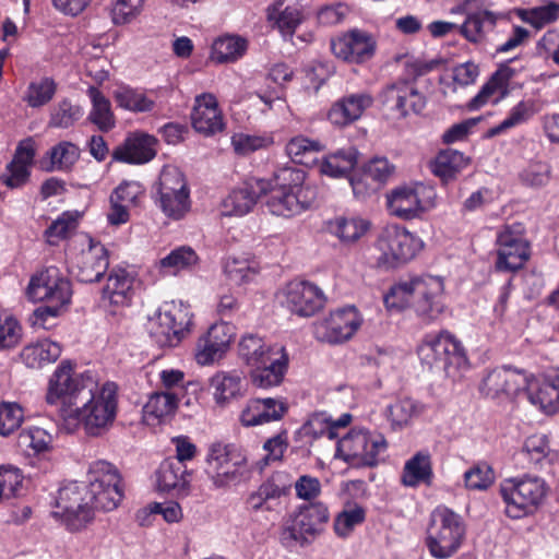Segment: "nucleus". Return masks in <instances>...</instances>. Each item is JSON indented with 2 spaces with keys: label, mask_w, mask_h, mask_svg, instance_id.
I'll use <instances>...</instances> for the list:
<instances>
[{
  "label": "nucleus",
  "mask_w": 559,
  "mask_h": 559,
  "mask_svg": "<svg viewBox=\"0 0 559 559\" xmlns=\"http://www.w3.org/2000/svg\"><path fill=\"white\" fill-rule=\"evenodd\" d=\"M87 486L78 481L64 484L58 490L55 518L61 519L71 532L83 530L93 520V510L105 512L118 508L124 497L119 469L110 462L97 460L88 465Z\"/></svg>",
  "instance_id": "obj_1"
},
{
  "label": "nucleus",
  "mask_w": 559,
  "mask_h": 559,
  "mask_svg": "<svg viewBox=\"0 0 559 559\" xmlns=\"http://www.w3.org/2000/svg\"><path fill=\"white\" fill-rule=\"evenodd\" d=\"M443 281L440 277L425 275L394 284L384 295V305L390 310H403L413 307L425 322L436 320L443 311Z\"/></svg>",
  "instance_id": "obj_2"
},
{
  "label": "nucleus",
  "mask_w": 559,
  "mask_h": 559,
  "mask_svg": "<svg viewBox=\"0 0 559 559\" xmlns=\"http://www.w3.org/2000/svg\"><path fill=\"white\" fill-rule=\"evenodd\" d=\"M116 414L117 385L114 382H106L99 390L90 389L88 395L81 399L67 419L80 420L88 436L98 437L112 425Z\"/></svg>",
  "instance_id": "obj_3"
},
{
  "label": "nucleus",
  "mask_w": 559,
  "mask_h": 559,
  "mask_svg": "<svg viewBox=\"0 0 559 559\" xmlns=\"http://www.w3.org/2000/svg\"><path fill=\"white\" fill-rule=\"evenodd\" d=\"M96 386L92 374L78 373L71 361L63 360L49 379L46 402L60 407L62 417L67 419L68 414L80 404L81 399L88 395L90 389H96Z\"/></svg>",
  "instance_id": "obj_4"
},
{
  "label": "nucleus",
  "mask_w": 559,
  "mask_h": 559,
  "mask_svg": "<svg viewBox=\"0 0 559 559\" xmlns=\"http://www.w3.org/2000/svg\"><path fill=\"white\" fill-rule=\"evenodd\" d=\"M329 521V508L323 502L300 506L285 521L280 540L286 548L308 546L324 532Z\"/></svg>",
  "instance_id": "obj_5"
},
{
  "label": "nucleus",
  "mask_w": 559,
  "mask_h": 559,
  "mask_svg": "<svg viewBox=\"0 0 559 559\" xmlns=\"http://www.w3.org/2000/svg\"><path fill=\"white\" fill-rule=\"evenodd\" d=\"M417 354L421 364L430 369L442 370L451 378L466 369L468 362L461 342L449 332L427 334L418 346Z\"/></svg>",
  "instance_id": "obj_6"
},
{
  "label": "nucleus",
  "mask_w": 559,
  "mask_h": 559,
  "mask_svg": "<svg viewBox=\"0 0 559 559\" xmlns=\"http://www.w3.org/2000/svg\"><path fill=\"white\" fill-rule=\"evenodd\" d=\"M508 518L518 520L533 514L547 495V485L537 476L507 478L499 487Z\"/></svg>",
  "instance_id": "obj_7"
},
{
  "label": "nucleus",
  "mask_w": 559,
  "mask_h": 559,
  "mask_svg": "<svg viewBox=\"0 0 559 559\" xmlns=\"http://www.w3.org/2000/svg\"><path fill=\"white\" fill-rule=\"evenodd\" d=\"M465 535L462 518L447 507L436 508L430 515L427 547L436 559H448L461 547Z\"/></svg>",
  "instance_id": "obj_8"
},
{
  "label": "nucleus",
  "mask_w": 559,
  "mask_h": 559,
  "mask_svg": "<svg viewBox=\"0 0 559 559\" xmlns=\"http://www.w3.org/2000/svg\"><path fill=\"white\" fill-rule=\"evenodd\" d=\"M152 198L162 213L173 221L183 218L191 209L190 190L185 176L174 166L163 168Z\"/></svg>",
  "instance_id": "obj_9"
},
{
  "label": "nucleus",
  "mask_w": 559,
  "mask_h": 559,
  "mask_svg": "<svg viewBox=\"0 0 559 559\" xmlns=\"http://www.w3.org/2000/svg\"><path fill=\"white\" fill-rule=\"evenodd\" d=\"M192 325V313L183 304H166L150 320L148 333L153 342L164 347L177 346Z\"/></svg>",
  "instance_id": "obj_10"
},
{
  "label": "nucleus",
  "mask_w": 559,
  "mask_h": 559,
  "mask_svg": "<svg viewBox=\"0 0 559 559\" xmlns=\"http://www.w3.org/2000/svg\"><path fill=\"white\" fill-rule=\"evenodd\" d=\"M388 448L385 438L378 432L354 428L337 442V456L356 466H374L379 455Z\"/></svg>",
  "instance_id": "obj_11"
},
{
  "label": "nucleus",
  "mask_w": 559,
  "mask_h": 559,
  "mask_svg": "<svg viewBox=\"0 0 559 559\" xmlns=\"http://www.w3.org/2000/svg\"><path fill=\"white\" fill-rule=\"evenodd\" d=\"M207 471L216 488H225L240 481L247 457L234 443L213 442L205 457Z\"/></svg>",
  "instance_id": "obj_12"
},
{
  "label": "nucleus",
  "mask_w": 559,
  "mask_h": 559,
  "mask_svg": "<svg viewBox=\"0 0 559 559\" xmlns=\"http://www.w3.org/2000/svg\"><path fill=\"white\" fill-rule=\"evenodd\" d=\"M376 248L380 252L378 264L393 269L415 258L423 248V241L405 228L391 225L380 233Z\"/></svg>",
  "instance_id": "obj_13"
},
{
  "label": "nucleus",
  "mask_w": 559,
  "mask_h": 559,
  "mask_svg": "<svg viewBox=\"0 0 559 559\" xmlns=\"http://www.w3.org/2000/svg\"><path fill=\"white\" fill-rule=\"evenodd\" d=\"M496 269L500 272H515L524 266L531 255L525 227L515 222L503 225L497 234Z\"/></svg>",
  "instance_id": "obj_14"
},
{
  "label": "nucleus",
  "mask_w": 559,
  "mask_h": 559,
  "mask_svg": "<svg viewBox=\"0 0 559 559\" xmlns=\"http://www.w3.org/2000/svg\"><path fill=\"white\" fill-rule=\"evenodd\" d=\"M435 197L433 189L423 183L402 186L386 195V204L392 215L408 221L431 210L435 206Z\"/></svg>",
  "instance_id": "obj_15"
},
{
  "label": "nucleus",
  "mask_w": 559,
  "mask_h": 559,
  "mask_svg": "<svg viewBox=\"0 0 559 559\" xmlns=\"http://www.w3.org/2000/svg\"><path fill=\"white\" fill-rule=\"evenodd\" d=\"M26 294L33 301H46L64 307L70 304L72 288L70 281L58 267L48 266L32 276Z\"/></svg>",
  "instance_id": "obj_16"
},
{
  "label": "nucleus",
  "mask_w": 559,
  "mask_h": 559,
  "mask_svg": "<svg viewBox=\"0 0 559 559\" xmlns=\"http://www.w3.org/2000/svg\"><path fill=\"white\" fill-rule=\"evenodd\" d=\"M330 46L337 59L352 64H365L374 57L378 43L373 34L352 28L333 37Z\"/></svg>",
  "instance_id": "obj_17"
},
{
  "label": "nucleus",
  "mask_w": 559,
  "mask_h": 559,
  "mask_svg": "<svg viewBox=\"0 0 559 559\" xmlns=\"http://www.w3.org/2000/svg\"><path fill=\"white\" fill-rule=\"evenodd\" d=\"M362 323L355 307L332 311L328 317L313 323L316 340L328 344H342L350 340Z\"/></svg>",
  "instance_id": "obj_18"
},
{
  "label": "nucleus",
  "mask_w": 559,
  "mask_h": 559,
  "mask_svg": "<svg viewBox=\"0 0 559 559\" xmlns=\"http://www.w3.org/2000/svg\"><path fill=\"white\" fill-rule=\"evenodd\" d=\"M380 102L396 118H405L411 112L419 114L426 107V97L408 81L386 85L380 94Z\"/></svg>",
  "instance_id": "obj_19"
},
{
  "label": "nucleus",
  "mask_w": 559,
  "mask_h": 559,
  "mask_svg": "<svg viewBox=\"0 0 559 559\" xmlns=\"http://www.w3.org/2000/svg\"><path fill=\"white\" fill-rule=\"evenodd\" d=\"M236 336L233 324L221 321L212 324L205 334L199 337L194 359L200 366H210L222 359Z\"/></svg>",
  "instance_id": "obj_20"
},
{
  "label": "nucleus",
  "mask_w": 559,
  "mask_h": 559,
  "mask_svg": "<svg viewBox=\"0 0 559 559\" xmlns=\"http://www.w3.org/2000/svg\"><path fill=\"white\" fill-rule=\"evenodd\" d=\"M527 374L524 370L510 366L497 367L487 371L479 384L480 393L489 399H512L523 393L527 385Z\"/></svg>",
  "instance_id": "obj_21"
},
{
  "label": "nucleus",
  "mask_w": 559,
  "mask_h": 559,
  "mask_svg": "<svg viewBox=\"0 0 559 559\" xmlns=\"http://www.w3.org/2000/svg\"><path fill=\"white\" fill-rule=\"evenodd\" d=\"M87 245L72 259V272L82 283L98 282L109 266L108 250L91 237H84Z\"/></svg>",
  "instance_id": "obj_22"
},
{
  "label": "nucleus",
  "mask_w": 559,
  "mask_h": 559,
  "mask_svg": "<svg viewBox=\"0 0 559 559\" xmlns=\"http://www.w3.org/2000/svg\"><path fill=\"white\" fill-rule=\"evenodd\" d=\"M284 304L287 309L299 317H312L319 312L325 304L323 292L308 281H292L284 289Z\"/></svg>",
  "instance_id": "obj_23"
},
{
  "label": "nucleus",
  "mask_w": 559,
  "mask_h": 559,
  "mask_svg": "<svg viewBox=\"0 0 559 559\" xmlns=\"http://www.w3.org/2000/svg\"><path fill=\"white\" fill-rule=\"evenodd\" d=\"M269 197L265 205L276 216L292 217L310 209L317 199V189H301L295 193L290 190H283L271 187L269 182Z\"/></svg>",
  "instance_id": "obj_24"
},
{
  "label": "nucleus",
  "mask_w": 559,
  "mask_h": 559,
  "mask_svg": "<svg viewBox=\"0 0 559 559\" xmlns=\"http://www.w3.org/2000/svg\"><path fill=\"white\" fill-rule=\"evenodd\" d=\"M269 181L252 178L238 189L233 190L222 203L225 216H243L255 205L261 195L267 194Z\"/></svg>",
  "instance_id": "obj_25"
},
{
  "label": "nucleus",
  "mask_w": 559,
  "mask_h": 559,
  "mask_svg": "<svg viewBox=\"0 0 559 559\" xmlns=\"http://www.w3.org/2000/svg\"><path fill=\"white\" fill-rule=\"evenodd\" d=\"M284 399H250L240 412L239 420L245 427H254L280 420L287 413Z\"/></svg>",
  "instance_id": "obj_26"
},
{
  "label": "nucleus",
  "mask_w": 559,
  "mask_h": 559,
  "mask_svg": "<svg viewBox=\"0 0 559 559\" xmlns=\"http://www.w3.org/2000/svg\"><path fill=\"white\" fill-rule=\"evenodd\" d=\"M144 195L142 186L136 181H122L109 197L107 221L112 226L126 224L130 219V209L138 205Z\"/></svg>",
  "instance_id": "obj_27"
},
{
  "label": "nucleus",
  "mask_w": 559,
  "mask_h": 559,
  "mask_svg": "<svg viewBox=\"0 0 559 559\" xmlns=\"http://www.w3.org/2000/svg\"><path fill=\"white\" fill-rule=\"evenodd\" d=\"M372 104L373 97L367 92L346 94L333 103L328 119L336 127L348 126L358 120Z\"/></svg>",
  "instance_id": "obj_28"
},
{
  "label": "nucleus",
  "mask_w": 559,
  "mask_h": 559,
  "mask_svg": "<svg viewBox=\"0 0 559 559\" xmlns=\"http://www.w3.org/2000/svg\"><path fill=\"white\" fill-rule=\"evenodd\" d=\"M191 121L194 130L204 135H212L224 129L223 115L213 94L204 93L195 97Z\"/></svg>",
  "instance_id": "obj_29"
},
{
  "label": "nucleus",
  "mask_w": 559,
  "mask_h": 559,
  "mask_svg": "<svg viewBox=\"0 0 559 559\" xmlns=\"http://www.w3.org/2000/svg\"><path fill=\"white\" fill-rule=\"evenodd\" d=\"M190 481L187 465L174 459L164 460L156 472V487L162 492L187 496Z\"/></svg>",
  "instance_id": "obj_30"
},
{
  "label": "nucleus",
  "mask_w": 559,
  "mask_h": 559,
  "mask_svg": "<svg viewBox=\"0 0 559 559\" xmlns=\"http://www.w3.org/2000/svg\"><path fill=\"white\" fill-rule=\"evenodd\" d=\"M156 143L155 136L144 132H134L124 140L121 146L116 148L114 157L128 164H145L156 156Z\"/></svg>",
  "instance_id": "obj_31"
},
{
  "label": "nucleus",
  "mask_w": 559,
  "mask_h": 559,
  "mask_svg": "<svg viewBox=\"0 0 559 559\" xmlns=\"http://www.w3.org/2000/svg\"><path fill=\"white\" fill-rule=\"evenodd\" d=\"M275 356L266 359L252 368L250 379L254 386L260 389H270L280 385L288 369V355L285 347H276Z\"/></svg>",
  "instance_id": "obj_32"
},
{
  "label": "nucleus",
  "mask_w": 559,
  "mask_h": 559,
  "mask_svg": "<svg viewBox=\"0 0 559 559\" xmlns=\"http://www.w3.org/2000/svg\"><path fill=\"white\" fill-rule=\"evenodd\" d=\"M523 394L528 402L547 414L556 413L559 409V378L554 381H539L532 374H527V385Z\"/></svg>",
  "instance_id": "obj_33"
},
{
  "label": "nucleus",
  "mask_w": 559,
  "mask_h": 559,
  "mask_svg": "<svg viewBox=\"0 0 559 559\" xmlns=\"http://www.w3.org/2000/svg\"><path fill=\"white\" fill-rule=\"evenodd\" d=\"M513 74V69L508 66H501L468 102V109L477 110L489 102L498 103L499 99L506 95L509 81L512 79Z\"/></svg>",
  "instance_id": "obj_34"
},
{
  "label": "nucleus",
  "mask_w": 559,
  "mask_h": 559,
  "mask_svg": "<svg viewBox=\"0 0 559 559\" xmlns=\"http://www.w3.org/2000/svg\"><path fill=\"white\" fill-rule=\"evenodd\" d=\"M133 281V276L124 269H114L103 289V299L114 306H129L134 294Z\"/></svg>",
  "instance_id": "obj_35"
},
{
  "label": "nucleus",
  "mask_w": 559,
  "mask_h": 559,
  "mask_svg": "<svg viewBox=\"0 0 559 559\" xmlns=\"http://www.w3.org/2000/svg\"><path fill=\"white\" fill-rule=\"evenodd\" d=\"M293 76L294 71L285 63H276L270 69L267 78L278 86L273 90H262L257 93V96L269 110L285 108L286 102L283 84L289 82Z\"/></svg>",
  "instance_id": "obj_36"
},
{
  "label": "nucleus",
  "mask_w": 559,
  "mask_h": 559,
  "mask_svg": "<svg viewBox=\"0 0 559 559\" xmlns=\"http://www.w3.org/2000/svg\"><path fill=\"white\" fill-rule=\"evenodd\" d=\"M433 478L431 456L428 452H417L405 462L401 483L415 488L420 484L430 486Z\"/></svg>",
  "instance_id": "obj_37"
},
{
  "label": "nucleus",
  "mask_w": 559,
  "mask_h": 559,
  "mask_svg": "<svg viewBox=\"0 0 559 559\" xmlns=\"http://www.w3.org/2000/svg\"><path fill=\"white\" fill-rule=\"evenodd\" d=\"M266 16L267 21L284 36H292L302 20L298 5L287 4L285 0L271 4L266 10Z\"/></svg>",
  "instance_id": "obj_38"
},
{
  "label": "nucleus",
  "mask_w": 559,
  "mask_h": 559,
  "mask_svg": "<svg viewBox=\"0 0 559 559\" xmlns=\"http://www.w3.org/2000/svg\"><path fill=\"white\" fill-rule=\"evenodd\" d=\"M507 14L503 12H493L489 10H481L467 14L463 24L457 28L460 33L473 44L481 43L485 38L484 25L487 23L493 27L499 20L506 19Z\"/></svg>",
  "instance_id": "obj_39"
},
{
  "label": "nucleus",
  "mask_w": 559,
  "mask_h": 559,
  "mask_svg": "<svg viewBox=\"0 0 559 559\" xmlns=\"http://www.w3.org/2000/svg\"><path fill=\"white\" fill-rule=\"evenodd\" d=\"M358 163V152L355 147L336 151L323 158L319 171L332 178L346 176Z\"/></svg>",
  "instance_id": "obj_40"
},
{
  "label": "nucleus",
  "mask_w": 559,
  "mask_h": 559,
  "mask_svg": "<svg viewBox=\"0 0 559 559\" xmlns=\"http://www.w3.org/2000/svg\"><path fill=\"white\" fill-rule=\"evenodd\" d=\"M61 355V346L50 340H41L25 346L21 353L23 362L29 368H40L45 364L57 360Z\"/></svg>",
  "instance_id": "obj_41"
},
{
  "label": "nucleus",
  "mask_w": 559,
  "mask_h": 559,
  "mask_svg": "<svg viewBox=\"0 0 559 559\" xmlns=\"http://www.w3.org/2000/svg\"><path fill=\"white\" fill-rule=\"evenodd\" d=\"M87 95L92 103L87 119L100 131L108 132L116 124L109 99L95 86L88 87Z\"/></svg>",
  "instance_id": "obj_42"
},
{
  "label": "nucleus",
  "mask_w": 559,
  "mask_h": 559,
  "mask_svg": "<svg viewBox=\"0 0 559 559\" xmlns=\"http://www.w3.org/2000/svg\"><path fill=\"white\" fill-rule=\"evenodd\" d=\"M276 347L282 346L267 345L261 337L254 334H248L242 336L239 343V355L248 366L253 368L275 356L274 352Z\"/></svg>",
  "instance_id": "obj_43"
},
{
  "label": "nucleus",
  "mask_w": 559,
  "mask_h": 559,
  "mask_svg": "<svg viewBox=\"0 0 559 559\" xmlns=\"http://www.w3.org/2000/svg\"><path fill=\"white\" fill-rule=\"evenodd\" d=\"M467 166L464 154L455 150L441 151L431 164L432 173L443 182H449Z\"/></svg>",
  "instance_id": "obj_44"
},
{
  "label": "nucleus",
  "mask_w": 559,
  "mask_h": 559,
  "mask_svg": "<svg viewBox=\"0 0 559 559\" xmlns=\"http://www.w3.org/2000/svg\"><path fill=\"white\" fill-rule=\"evenodd\" d=\"M210 386L215 402L223 406L241 395V377L237 372L219 371L211 378Z\"/></svg>",
  "instance_id": "obj_45"
},
{
  "label": "nucleus",
  "mask_w": 559,
  "mask_h": 559,
  "mask_svg": "<svg viewBox=\"0 0 559 559\" xmlns=\"http://www.w3.org/2000/svg\"><path fill=\"white\" fill-rule=\"evenodd\" d=\"M330 231L344 243L359 240L369 229V222L357 216H338L329 223Z\"/></svg>",
  "instance_id": "obj_46"
},
{
  "label": "nucleus",
  "mask_w": 559,
  "mask_h": 559,
  "mask_svg": "<svg viewBox=\"0 0 559 559\" xmlns=\"http://www.w3.org/2000/svg\"><path fill=\"white\" fill-rule=\"evenodd\" d=\"M323 148L320 141L297 135L287 142L285 151L294 163L310 166L317 160V154Z\"/></svg>",
  "instance_id": "obj_47"
},
{
  "label": "nucleus",
  "mask_w": 559,
  "mask_h": 559,
  "mask_svg": "<svg viewBox=\"0 0 559 559\" xmlns=\"http://www.w3.org/2000/svg\"><path fill=\"white\" fill-rule=\"evenodd\" d=\"M247 40L239 36H224L212 45L211 59L217 63L235 62L247 51Z\"/></svg>",
  "instance_id": "obj_48"
},
{
  "label": "nucleus",
  "mask_w": 559,
  "mask_h": 559,
  "mask_svg": "<svg viewBox=\"0 0 559 559\" xmlns=\"http://www.w3.org/2000/svg\"><path fill=\"white\" fill-rule=\"evenodd\" d=\"M198 260V254L191 247L182 246L162 258L158 267L164 275H176L181 271L192 269Z\"/></svg>",
  "instance_id": "obj_49"
},
{
  "label": "nucleus",
  "mask_w": 559,
  "mask_h": 559,
  "mask_svg": "<svg viewBox=\"0 0 559 559\" xmlns=\"http://www.w3.org/2000/svg\"><path fill=\"white\" fill-rule=\"evenodd\" d=\"M56 93L57 83L55 80L44 76L29 82L22 96V100L31 108H40L49 104Z\"/></svg>",
  "instance_id": "obj_50"
},
{
  "label": "nucleus",
  "mask_w": 559,
  "mask_h": 559,
  "mask_svg": "<svg viewBox=\"0 0 559 559\" xmlns=\"http://www.w3.org/2000/svg\"><path fill=\"white\" fill-rule=\"evenodd\" d=\"M50 166L47 170L69 171L80 158V148L72 142L61 141L48 152Z\"/></svg>",
  "instance_id": "obj_51"
},
{
  "label": "nucleus",
  "mask_w": 559,
  "mask_h": 559,
  "mask_svg": "<svg viewBox=\"0 0 559 559\" xmlns=\"http://www.w3.org/2000/svg\"><path fill=\"white\" fill-rule=\"evenodd\" d=\"M146 0H110L108 14L115 26L133 23L144 11Z\"/></svg>",
  "instance_id": "obj_52"
},
{
  "label": "nucleus",
  "mask_w": 559,
  "mask_h": 559,
  "mask_svg": "<svg viewBox=\"0 0 559 559\" xmlns=\"http://www.w3.org/2000/svg\"><path fill=\"white\" fill-rule=\"evenodd\" d=\"M82 116V107L64 98L51 107L48 127L55 129H68L74 126Z\"/></svg>",
  "instance_id": "obj_53"
},
{
  "label": "nucleus",
  "mask_w": 559,
  "mask_h": 559,
  "mask_svg": "<svg viewBox=\"0 0 559 559\" xmlns=\"http://www.w3.org/2000/svg\"><path fill=\"white\" fill-rule=\"evenodd\" d=\"M518 15L523 22L540 29L559 19V3L547 0L542 5L519 10Z\"/></svg>",
  "instance_id": "obj_54"
},
{
  "label": "nucleus",
  "mask_w": 559,
  "mask_h": 559,
  "mask_svg": "<svg viewBox=\"0 0 559 559\" xmlns=\"http://www.w3.org/2000/svg\"><path fill=\"white\" fill-rule=\"evenodd\" d=\"M231 147L238 156H249L250 154L267 150L274 143L270 133L249 134L245 132L235 133L230 139Z\"/></svg>",
  "instance_id": "obj_55"
},
{
  "label": "nucleus",
  "mask_w": 559,
  "mask_h": 559,
  "mask_svg": "<svg viewBox=\"0 0 559 559\" xmlns=\"http://www.w3.org/2000/svg\"><path fill=\"white\" fill-rule=\"evenodd\" d=\"M80 217V213L76 211H67L59 215L45 230L44 235L47 242L56 246L61 240L70 237L78 228Z\"/></svg>",
  "instance_id": "obj_56"
},
{
  "label": "nucleus",
  "mask_w": 559,
  "mask_h": 559,
  "mask_svg": "<svg viewBox=\"0 0 559 559\" xmlns=\"http://www.w3.org/2000/svg\"><path fill=\"white\" fill-rule=\"evenodd\" d=\"M119 107L133 112H150L155 107V102L143 92L129 86L119 87L114 94Z\"/></svg>",
  "instance_id": "obj_57"
},
{
  "label": "nucleus",
  "mask_w": 559,
  "mask_h": 559,
  "mask_svg": "<svg viewBox=\"0 0 559 559\" xmlns=\"http://www.w3.org/2000/svg\"><path fill=\"white\" fill-rule=\"evenodd\" d=\"M178 403L179 397L174 392H155L144 405V414L146 417L163 419L175 414Z\"/></svg>",
  "instance_id": "obj_58"
},
{
  "label": "nucleus",
  "mask_w": 559,
  "mask_h": 559,
  "mask_svg": "<svg viewBox=\"0 0 559 559\" xmlns=\"http://www.w3.org/2000/svg\"><path fill=\"white\" fill-rule=\"evenodd\" d=\"M425 411L424 404L409 399H401L389 407V415L393 426L403 427Z\"/></svg>",
  "instance_id": "obj_59"
},
{
  "label": "nucleus",
  "mask_w": 559,
  "mask_h": 559,
  "mask_svg": "<svg viewBox=\"0 0 559 559\" xmlns=\"http://www.w3.org/2000/svg\"><path fill=\"white\" fill-rule=\"evenodd\" d=\"M301 432L305 437L318 439L326 437L330 440L336 439L338 433L333 432L331 416L325 412L313 413L302 425Z\"/></svg>",
  "instance_id": "obj_60"
},
{
  "label": "nucleus",
  "mask_w": 559,
  "mask_h": 559,
  "mask_svg": "<svg viewBox=\"0 0 559 559\" xmlns=\"http://www.w3.org/2000/svg\"><path fill=\"white\" fill-rule=\"evenodd\" d=\"M366 512L362 507L354 506L343 510L334 520V532L338 537H348L354 528L365 521Z\"/></svg>",
  "instance_id": "obj_61"
},
{
  "label": "nucleus",
  "mask_w": 559,
  "mask_h": 559,
  "mask_svg": "<svg viewBox=\"0 0 559 559\" xmlns=\"http://www.w3.org/2000/svg\"><path fill=\"white\" fill-rule=\"evenodd\" d=\"M306 173L297 167H283L275 174V188L290 190L295 193L301 189H316L305 183Z\"/></svg>",
  "instance_id": "obj_62"
},
{
  "label": "nucleus",
  "mask_w": 559,
  "mask_h": 559,
  "mask_svg": "<svg viewBox=\"0 0 559 559\" xmlns=\"http://www.w3.org/2000/svg\"><path fill=\"white\" fill-rule=\"evenodd\" d=\"M532 114V104L528 102H520L511 108L509 115L499 124L488 130V136H496L527 121Z\"/></svg>",
  "instance_id": "obj_63"
},
{
  "label": "nucleus",
  "mask_w": 559,
  "mask_h": 559,
  "mask_svg": "<svg viewBox=\"0 0 559 559\" xmlns=\"http://www.w3.org/2000/svg\"><path fill=\"white\" fill-rule=\"evenodd\" d=\"M224 272L231 284L242 285L253 280L257 269L247 259L228 258L224 264Z\"/></svg>",
  "instance_id": "obj_64"
}]
</instances>
